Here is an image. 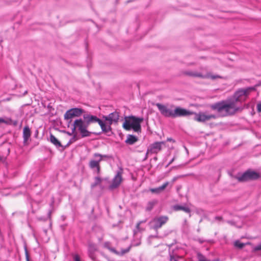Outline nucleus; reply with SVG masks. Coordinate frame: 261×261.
Returning <instances> with one entry per match:
<instances>
[{"label": "nucleus", "instance_id": "bb28decb", "mask_svg": "<svg viewBox=\"0 0 261 261\" xmlns=\"http://www.w3.org/2000/svg\"><path fill=\"white\" fill-rule=\"evenodd\" d=\"M98 154L100 156V162L104 159H108L109 156L108 155H102L98 153Z\"/></svg>", "mask_w": 261, "mask_h": 261}, {"label": "nucleus", "instance_id": "20e7f679", "mask_svg": "<svg viewBox=\"0 0 261 261\" xmlns=\"http://www.w3.org/2000/svg\"><path fill=\"white\" fill-rule=\"evenodd\" d=\"M143 121V118L131 116L125 118L123 124V127L126 130L133 129L135 132H140L141 130V123Z\"/></svg>", "mask_w": 261, "mask_h": 261}, {"label": "nucleus", "instance_id": "6ab92c4d", "mask_svg": "<svg viewBox=\"0 0 261 261\" xmlns=\"http://www.w3.org/2000/svg\"><path fill=\"white\" fill-rule=\"evenodd\" d=\"M137 141L138 138L136 137L129 135L127 136V138L125 141V142L129 145H132L136 143Z\"/></svg>", "mask_w": 261, "mask_h": 261}, {"label": "nucleus", "instance_id": "a878e982", "mask_svg": "<svg viewBox=\"0 0 261 261\" xmlns=\"http://www.w3.org/2000/svg\"><path fill=\"white\" fill-rule=\"evenodd\" d=\"M179 259H181V258L179 257H176L173 255L170 256V261H178Z\"/></svg>", "mask_w": 261, "mask_h": 261}, {"label": "nucleus", "instance_id": "2eb2a0df", "mask_svg": "<svg viewBox=\"0 0 261 261\" xmlns=\"http://www.w3.org/2000/svg\"><path fill=\"white\" fill-rule=\"evenodd\" d=\"M104 247L107 249H108L110 251L114 253L115 254L118 255H123L124 254L128 252L130 250L131 246H129L127 248L125 249H122L121 251H117L115 248H112L110 246V243L109 242H106L104 244Z\"/></svg>", "mask_w": 261, "mask_h": 261}, {"label": "nucleus", "instance_id": "4be33fe9", "mask_svg": "<svg viewBox=\"0 0 261 261\" xmlns=\"http://www.w3.org/2000/svg\"><path fill=\"white\" fill-rule=\"evenodd\" d=\"M102 181V179L99 177H95L94 178V182L91 184V187L92 189L95 188L96 186L99 185Z\"/></svg>", "mask_w": 261, "mask_h": 261}, {"label": "nucleus", "instance_id": "c9c22d12", "mask_svg": "<svg viewBox=\"0 0 261 261\" xmlns=\"http://www.w3.org/2000/svg\"><path fill=\"white\" fill-rule=\"evenodd\" d=\"M174 160V158H173V159H172L171 160V161H170V162L168 164V165H167V166H169V165H170L171 164H172V163L173 162Z\"/></svg>", "mask_w": 261, "mask_h": 261}, {"label": "nucleus", "instance_id": "473e14b6", "mask_svg": "<svg viewBox=\"0 0 261 261\" xmlns=\"http://www.w3.org/2000/svg\"><path fill=\"white\" fill-rule=\"evenodd\" d=\"M178 176L173 177L172 179V182L174 183L178 178Z\"/></svg>", "mask_w": 261, "mask_h": 261}, {"label": "nucleus", "instance_id": "b1692460", "mask_svg": "<svg viewBox=\"0 0 261 261\" xmlns=\"http://www.w3.org/2000/svg\"><path fill=\"white\" fill-rule=\"evenodd\" d=\"M197 257L198 261H210V260L207 259L205 256L200 253L197 254Z\"/></svg>", "mask_w": 261, "mask_h": 261}, {"label": "nucleus", "instance_id": "72a5a7b5", "mask_svg": "<svg viewBox=\"0 0 261 261\" xmlns=\"http://www.w3.org/2000/svg\"><path fill=\"white\" fill-rule=\"evenodd\" d=\"M227 223L228 224H229L230 225H235V223L234 222L232 221H227Z\"/></svg>", "mask_w": 261, "mask_h": 261}, {"label": "nucleus", "instance_id": "f8f14e48", "mask_svg": "<svg viewBox=\"0 0 261 261\" xmlns=\"http://www.w3.org/2000/svg\"><path fill=\"white\" fill-rule=\"evenodd\" d=\"M194 114V112L187 110L185 109L176 107L174 110L173 118L178 117H185Z\"/></svg>", "mask_w": 261, "mask_h": 261}, {"label": "nucleus", "instance_id": "cd10ccee", "mask_svg": "<svg viewBox=\"0 0 261 261\" xmlns=\"http://www.w3.org/2000/svg\"><path fill=\"white\" fill-rule=\"evenodd\" d=\"M257 109L259 112H261V102L257 103Z\"/></svg>", "mask_w": 261, "mask_h": 261}, {"label": "nucleus", "instance_id": "2f4dec72", "mask_svg": "<svg viewBox=\"0 0 261 261\" xmlns=\"http://www.w3.org/2000/svg\"><path fill=\"white\" fill-rule=\"evenodd\" d=\"M74 259L75 261H80V257L78 255H76L74 257Z\"/></svg>", "mask_w": 261, "mask_h": 261}, {"label": "nucleus", "instance_id": "1a4fd4ad", "mask_svg": "<svg viewBox=\"0 0 261 261\" xmlns=\"http://www.w3.org/2000/svg\"><path fill=\"white\" fill-rule=\"evenodd\" d=\"M168 219L169 218L167 216H162L157 217L153 219L150 221V224L151 227L156 230L166 223Z\"/></svg>", "mask_w": 261, "mask_h": 261}, {"label": "nucleus", "instance_id": "aec40b11", "mask_svg": "<svg viewBox=\"0 0 261 261\" xmlns=\"http://www.w3.org/2000/svg\"><path fill=\"white\" fill-rule=\"evenodd\" d=\"M50 141L57 147H60L62 146L60 142L52 134L50 136Z\"/></svg>", "mask_w": 261, "mask_h": 261}, {"label": "nucleus", "instance_id": "c756f323", "mask_svg": "<svg viewBox=\"0 0 261 261\" xmlns=\"http://www.w3.org/2000/svg\"><path fill=\"white\" fill-rule=\"evenodd\" d=\"M254 250L255 251L261 250V244L260 245H257L254 248Z\"/></svg>", "mask_w": 261, "mask_h": 261}, {"label": "nucleus", "instance_id": "f3484780", "mask_svg": "<svg viewBox=\"0 0 261 261\" xmlns=\"http://www.w3.org/2000/svg\"><path fill=\"white\" fill-rule=\"evenodd\" d=\"M168 185L169 182L167 181L165 182L162 186L159 187L150 189V191L152 193L159 194L161 193L162 191H163L165 190V189L168 186Z\"/></svg>", "mask_w": 261, "mask_h": 261}, {"label": "nucleus", "instance_id": "a211bd4d", "mask_svg": "<svg viewBox=\"0 0 261 261\" xmlns=\"http://www.w3.org/2000/svg\"><path fill=\"white\" fill-rule=\"evenodd\" d=\"M31 136V130L28 126H25L23 130V138L24 143H26Z\"/></svg>", "mask_w": 261, "mask_h": 261}, {"label": "nucleus", "instance_id": "393cba45", "mask_svg": "<svg viewBox=\"0 0 261 261\" xmlns=\"http://www.w3.org/2000/svg\"><path fill=\"white\" fill-rule=\"evenodd\" d=\"M234 245L236 247H238L239 248H242L244 246V244L241 243L240 242L237 241L234 243Z\"/></svg>", "mask_w": 261, "mask_h": 261}, {"label": "nucleus", "instance_id": "39448f33", "mask_svg": "<svg viewBox=\"0 0 261 261\" xmlns=\"http://www.w3.org/2000/svg\"><path fill=\"white\" fill-rule=\"evenodd\" d=\"M85 112V110L80 108H74L67 111L64 115V119L66 120L71 119L74 117H79Z\"/></svg>", "mask_w": 261, "mask_h": 261}, {"label": "nucleus", "instance_id": "f704fd0d", "mask_svg": "<svg viewBox=\"0 0 261 261\" xmlns=\"http://www.w3.org/2000/svg\"><path fill=\"white\" fill-rule=\"evenodd\" d=\"M215 219L216 220H218V221H220L222 219V218L221 217H220V216H217L215 217Z\"/></svg>", "mask_w": 261, "mask_h": 261}, {"label": "nucleus", "instance_id": "5701e85b", "mask_svg": "<svg viewBox=\"0 0 261 261\" xmlns=\"http://www.w3.org/2000/svg\"><path fill=\"white\" fill-rule=\"evenodd\" d=\"M157 203L156 200H152L151 201H149L148 204L147 206L146 207V210L148 211H151L153 206Z\"/></svg>", "mask_w": 261, "mask_h": 261}, {"label": "nucleus", "instance_id": "dca6fc26", "mask_svg": "<svg viewBox=\"0 0 261 261\" xmlns=\"http://www.w3.org/2000/svg\"><path fill=\"white\" fill-rule=\"evenodd\" d=\"M97 250V247L94 244H90L88 247L89 256L94 261L95 260V251Z\"/></svg>", "mask_w": 261, "mask_h": 261}, {"label": "nucleus", "instance_id": "7c9ffc66", "mask_svg": "<svg viewBox=\"0 0 261 261\" xmlns=\"http://www.w3.org/2000/svg\"><path fill=\"white\" fill-rule=\"evenodd\" d=\"M25 256H26V259H27V261H30L29 260V254H28V252L27 250V249H25Z\"/></svg>", "mask_w": 261, "mask_h": 261}, {"label": "nucleus", "instance_id": "9b49d317", "mask_svg": "<svg viewBox=\"0 0 261 261\" xmlns=\"http://www.w3.org/2000/svg\"><path fill=\"white\" fill-rule=\"evenodd\" d=\"M165 144V142H155L149 146L147 151L148 153H157L162 148V146Z\"/></svg>", "mask_w": 261, "mask_h": 261}, {"label": "nucleus", "instance_id": "f03ea898", "mask_svg": "<svg viewBox=\"0 0 261 261\" xmlns=\"http://www.w3.org/2000/svg\"><path fill=\"white\" fill-rule=\"evenodd\" d=\"M84 119L82 118L75 120L73 123L72 133L78 132L82 138L89 137L91 133L88 130V127L91 123L97 122L99 125L102 124L100 119L96 116L90 114H84Z\"/></svg>", "mask_w": 261, "mask_h": 261}, {"label": "nucleus", "instance_id": "4c0bfd02", "mask_svg": "<svg viewBox=\"0 0 261 261\" xmlns=\"http://www.w3.org/2000/svg\"><path fill=\"white\" fill-rule=\"evenodd\" d=\"M167 140L169 141H170L171 140V139H168Z\"/></svg>", "mask_w": 261, "mask_h": 261}, {"label": "nucleus", "instance_id": "f257e3e1", "mask_svg": "<svg viewBox=\"0 0 261 261\" xmlns=\"http://www.w3.org/2000/svg\"><path fill=\"white\" fill-rule=\"evenodd\" d=\"M254 90L255 88L253 87L239 89L234 93V99L216 103L212 106V108L216 110L221 116L233 115L242 109L239 103L245 101Z\"/></svg>", "mask_w": 261, "mask_h": 261}, {"label": "nucleus", "instance_id": "0eeeda50", "mask_svg": "<svg viewBox=\"0 0 261 261\" xmlns=\"http://www.w3.org/2000/svg\"><path fill=\"white\" fill-rule=\"evenodd\" d=\"M100 156L98 153L93 154V158L91 159L89 163V167L92 170L95 171L97 174L100 172Z\"/></svg>", "mask_w": 261, "mask_h": 261}, {"label": "nucleus", "instance_id": "7ed1b4c3", "mask_svg": "<svg viewBox=\"0 0 261 261\" xmlns=\"http://www.w3.org/2000/svg\"><path fill=\"white\" fill-rule=\"evenodd\" d=\"M119 114L117 111L111 113L107 116H103L102 118L104 119L105 121L100 119L102 124L99 125L102 132L106 134L111 132V125L113 123H117L119 119Z\"/></svg>", "mask_w": 261, "mask_h": 261}, {"label": "nucleus", "instance_id": "4468645a", "mask_svg": "<svg viewBox=\"0 0 261 261\" xmlns=\"http://www.w3.org/2000/svg\"><path fill=\"white\" fill-rule=\"evenodd\" d=\"M195 117L194 120L199 122H205L206 121L211 120V119L216 118V116L212 114H207L203 113L198 114L194 113Z\"/></svg>", "mask_w": 261, "mask_h": 261}, {"label": "nucleus", "instance_id": "6e6552de", "mask_svg": "<svg viewBox=\"0 0 261 261\" xmlns=\"http://www.w3.org/2000/svg\"><path fill=\"white\" fill-rule=\"evenodd\" d=\"M259 177V175L258 173L251 171L248 170L244 172L242 175L238 176L237 178L240 181H246L251 180H255Z\"/></svg>", "mask_w": 261, "mask_h": 261}, {"label": "nucleus", "instance_id": "e433bc0d", "mask_svg": "<svg viewBox=\"0 0 261 261\" xmlns=\"http://www.w3.org/2000/svg\"><path fill=\"white\" fill-rule=\"evenodd\" d=\"M140 223H141V222H139V223H138L137 224V229H139V226H140Z\"/></svg>", "mask_w": 261, "mask_h": 261}, {"label": "nucleus", "instance_id": "9d476101", "mask_svg": "<svg viewBox=\"0 0 261 261\" xmlns=\"http://www.w3.org/2000/svg\"><path fill=\"white\" fill-rule=\"evenodd\" d=\"M185 74L190 76L197 77L201 79H211L212 80H215L218 78H221V76L218 75H212L210 73H207L206 74H202L200 72L193 71H186Z\"/></svg>", "mask_w": 261, "mask_h": 261}, {"label": "nucleus", "instance_id": "58836bf2", "mask_svg": "<svg viewBox=\"0 0 261 261\" xmlns=\"http://www.w3.org/2000/svg\"><path fill=\"white\" fill-rule=\"evenodd\" d=\"M214 261H218V260H214Z\"/></svg>", "mask_w": 261, "mask_h": 261}, {"label": "nucleus", "instance_id": "412c9836", "mask_svg": "<svg viewBox=\"0 0 261 261\" xmlns=\"http://www.w3.org/2000/svg\"><path fill=\"white\" fill-rule=\"evenodd\" d=\"M174 210L176 211H183L184 212L187 213H190L191 210L190 209L187 207V206H184L181 205H175L174 206Z\"/></svg>", "mask_w": 261, "mask_h": 261}, {"label": "nucleus", "instance_id": "423d86ee", "mask_svg": "<svg viewBox=\"0 0 261 261\" xmlns=\"http://www.w3.org/2000/svg\"><path fill=\"white\" fill-rule=\"evenodd\" d=\"M156 106L163 116L166 117L173 118L174 110H172V108L174 107V106L171 105L169 106L157 103Z\"/></svg>", "mask_w": 261, "mask_h": 261}, {"label": "nucleus", "instance_id": "ddd939ff", "mask_svg": "<svg viewBox=\"0 0 261 261\" xmlns=\"http://www.w3.org/2000/svg\"><path fill=\"white\" fill-rule=\"evenodd\" d=\"M122 181V172L118 171L112 181L111 184L109 188L110 190H114L118 188Z\"/></svg>", "mask_w": 261, "mask_h": 261}, {"label": "nucleus", "instance_id": "c85d7f7f", "mask_svg": "<svg viewBox=\"0 0 261 261\" xmlns=\"http://www.w3.org/2000/svg\"><path fill=\"white\" fill-rule=\"evenodd\" d=\"M8 122L3 118H0V124L2 123H7Z\"/></svg>", "mask_w": 261, "mask_h": 261}]
</instances>
